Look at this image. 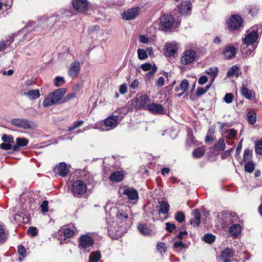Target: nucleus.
<instances>
[{"label": "nucleus", "instance_id": "e2e57ef3", "mask_svg": "<svg viewBox=\"0 0 262 262\" xmlns=\"http://www.w3.org/2000/svg\"><path fill=\"white\" fill-rule=\"evenodd\" d=\"M76 97V95L74 93H72L66 95L62 102L68 101L71 99H74Z\"/></svg>", "mask_w": 262, "mask_h": 262}, {"label": "nucleus", "instance_id": "5701e85b", "mask_svg": "<svg viewBox=\"0 0 262 262\" xmlns=\"http://www.w3.org/2000/svg\"><path fill=\"white\" fill-rule=\"evenodd\" d=\"M233 251L229 248H226L222 252V259L224 262H230L231 258L233 257Z\"/></svg>", "mask_w": 262, "mask_h": 262}, {"label": "nucleus", "instance_id": "052dcab7", "mask_svg": "<svg viewBox=\"0 0 262 262\" xmlns=\"http://www.w3.org/2000/svg\"><path fill=\"white\" fill-rule=\"evenodd\" d=\"M13 146L10 143H3L0 145V147L4 150L13 149Z\"/></svg>", "mask_w": 262, "mask_h": 262}, {"label": "nucleus", "instance_id": "c03bdc74", "mask_svg": "<svg viewBox=\"0 0 262 262\" xmlns=\"http://www.w3.org/2000/svg\"><path fill=\"white\" fill-rule=\"evenodd\" d=\"M116 217L120 221L125 222L128 219V215L126 213L118 211L116 214Z\"/></svg>", "mask_w": 262, "mask_h": 262}, {"label": "nucleus", "instance_id": "7c9ffc66", "mask_svg": "<svg viewBox=\"0 0 262 262\" xmlns=\"http://www.w3.org/2000/svg\"><path fill=\"white\" fill-rule=\"evenodd\" d=\"M206 73L210 75L212 78L211 82H212L218 74V69L217 67H211L207 69L205 71Z\"/></svg>", "mask_w": 262, "mask_h": 262}, {"label": "nucleus", "instance_id": "13d9d810", "mask_svg": "<svg viewBox=\"0 0 262 262\" xmlns=\"http://www.w3.org/2000/svg\"><path fill=\"white\" fill-rule=\"evenodd\" d=\"M165 79L163 77L160 76L158 78V80L156 82V84L159 87H161L164 85Z\"/></svg>", "mask_w": 262, "mask_h": 262}, {"label": "nucleus", "instance_id": "473e14b6", "mask_svg": "<svg viewBox=\"0 0 262 262\" xmlns=\"http://www.w3.org/2000/svg\"><path fill=\"white\" fill-rule=\"evenodd\" d=\"M239 68L236 66H233L228 71L227 76V77H231L235 76L238 77L239 76Z\"/></svg>", "mask_w": 262, "mask_h": 262}, {"label": "nucleus", "instance_id": "9b49d317", "mask_svg": "<svg viewBox=\"0 0 262 262\" xmlns=\"http://www.w3.org/2000/svg\"><path fill=\"white\" fill-rule=\"evenodd\" d=\"M12 124L17 127L23 129H29L33 126V123L32 122L25 119H14L11 120Z\"/></svg>", "mask_w": 262, "mask_h": 262}, {"label": "nucleus", "instance_id": "774afa93", "mask_svg": "<svg viewBox=\"0 0 262 262\" xmlns=\"http://www.w3.org/2000/svg\"><path fill=\"white\" fill-rule=\"evenodd\" d=\"M139 41L142 43H146L149 41V38L146 36L140 35L139 36Z\"/></svg>", "mask_w": 262, "mask_h": 262}, {"label": "nucleus", "instance_id": "1a4fd4ad", "mask_svg": "<svg viewBox=\"0 0 262 262\" xmlns=\"http://www.w3.org/2000/svg\"><path fill=\"white\" fill-rule=\"evenodd\" d=\"M70 170V166H68L64 162H60L54 168V172L56 174L65 177L67 176Z\"/></svg>", "mask_w": 262, "mask_h": 262}, {"label": "nucleus", "instance_id": "393cba45", "mask_svg": "<svg viewBox=\"0 0 262 262\" xmlns=\"http://www.w3.org/2000/svg\"><path fill=\"white\" fill-rule=\"evenodd\" d=\"M29 142L28 140L25 138H17L16 139V144L13 145V150H18L20 147L26 146Z\"/></svg>", "mask_w": 262, "mask_h": 262}, {"label": "nucleus", "instance_id": "6e6d98bb", "mask_svg": "<svg viewBox=\"0 0 262 262\" xmlns=\"http://www.w3.org/2000/svg\"><path fill=\"white\" fill-rule=\"evenodd\" d=\"M186 245L181 241L176 242L174 243V247L175 248H180L183 249L186 248Z\"/></svg>", "mask_w": 262, "mask_h": 262}, {"label": "nucleus", "instance_id": "f8f14e48", "mask_svg": "<svg viewBox=\"0 0 262 262\" xmlns=\"http://www.w3.org/2000/svg\"><path fill=\"white\" fill-rule=\"evenodd\" d=\"M123 194L130 201H137L139 199L138 192L133 187H125L123 189Z\"/></svg>", "mask_w": 262, "mask_h": 262}, {"label": "nucleus", "instance_id": "58836bf2", "mask_svg": "<svg viewBox=\"0 0 262 262\" xmlns=\"http://www.w3.org/2000/svg\"><path fill=\"white\" fill-rule=\"evenodd\" d=\"M101 257L100 253L98 251L92 252L90 255V262H98Z\"/></svg>", "mask_w": 262, "mask_h": 262}, {"label": "nucleus", "instance_id": "8fccbe9b", "mask_svg": "<svg viewBox=\"0 0 262 262\" xmlns=\"http://www.w3.org/2000/svg\"><path fill=\"white\" fill-rule=\"evenodd\" d=\"M175 219L179 223H182L185 220V215L182 212H178L176 213Z\"/></svg>", "mask_w": 262, "mask_h": 262}, {"label": "nucleus", "instance_id": "69168bd1", "mask_svg": "<svg viewBox=\"0 0 262 262\" xmlns=\"http://www.w3.org/2000/svg\"><path fill=\"white\" fill-rule=\"evenodd\" d=\"M233 150V148H231L229 149V150H227L225 151H224L222 155H221V158L222 159H225L227 158L228 157H229Z\"/></svg>", "mask_w": 262, "mask_h": 262}, {"label": "nucleus", "instance_id": "f3484780", "mask_svg": "<svg viewBox=\"0 0 262 262\" xmlns=\"http://www.w3.org/2000/svg\"><path fill=\"white\" fill-rule=\"evenodd\" d=\"M138 8H134L125 11L122 15V18L125 20L134 19L139 14Z\"/></svg>", "mask_w": 262, "mask_h": 262}, {"label": "nucleus", "instance_id": "e433bc0d", "mask_svg": "<svg viewBox=\"0 0 262 262\" xmlns=\"http://www.w3.org/2000/svg\"><path fill=\"white\" fill-rule=\"evenodd\" d=\"M215 236L212 234L207 233L202 237V240L208 244H211L215 241Z\"/></svg>", "mask_w": 262, "mask_h": 262}, {"label": "nucleus", "instance_id": "a19ab883", "mask_svg": "<svg viewBox=\"0 0 262 262\" xmlns=\"http://www.w3.org/2000/svg\"><path fill=\"white\" fill-rule=\"evenodd\" d=\"M138 57L140 60L146 59L148 57L147 51L142 49L137 50Z\"/></svg>", "mask_w": 262, "mask_h": 262}, {"label": "nucleus", "instance_id": "864d4df0", "mask_svg": "<svg viewBox=\"0 0 262 262\" xmlns=\"http://www.w3.org/2000/svg\"><path fill=\"white\" fill-rule=\"evenodd\" d=\"M83 123V121H81V120H80V121H76V122H75L74 123H73V125L70 127L68 129V130L69 131H72L74 129H75V128H77V127H79L80 126H81Z\"/></svg>", "mask_w": 262, "mask_h": 262}, {"label": "nucleus", "instance_id": "37998d69", "mask_svg": "<svg viewBox=\"0 0 262 262\" xmlns=\"http://www.w3.org/2000/svg\"><path fill=\"white\" fill-rule=\"evenodd\" d=\"M62 233L66 238H70L74 235V231L69 228H66L63 229Z\"/></svg>", "mask_w": 262, "mask_h": 262}, {"label": "nucleus", "instance_id": "72a5a7b5", "mask_svg": "<svg viewBox=\"0 0 262 262\" xmlns=\"http://www.w3.org/2000/svg\"><path fill=\"white\" fill-rule=\"evenodd\" d=\"M205 152V148L203 147H199L194 150L192 153V155L194 158H200L204 155Z\"/></svg>", "mask_w": 262, "mask_h": 262}, {"label": "nucleus", "instance_id": "3c124183", "mask_svg": "<svg viewBox=\"0 0 262 262\" xmlns=\"http://www.w3.org/2000/svg\"><path fill=\"white\" fill-rule=\"evenodd\" d=\"M252 156V152L249 149H246L244 151L243 159L244 161L250 160Z\"/></svg>", "mask_w": 262, "mask_h": 262}, {"label": "nucleus", "instance_id": "a211bd4d", "mask_svg": "<svg viewBox=\"0 0 262 262\" xmlns=\"http://www.w3.org/2000/svg\"><path fill=\"white\" fill-rule=\"evenodd\" d=\"M150 101V99L146 94L141 95L137 100L140 107L144 110L148 108Z\"/></svg>", "mask_w": 262, "mask_h": 262}, {"label": "nucleus", "instance_id": "f704fd0d", "mask_svg": "<svg viewBox=\"0 0 262 262\" xmlns=\"http://www.w3.org/2000/svg\"><path fill=\"white\" fill-rule=\"evenodd\" d=\"M169 206L168 204L164 201H162L160 204L159 213L166 214L169 211Z\"/></svg>", "mask_w": 262, "mask_h": 262}, {"label": "nucleus", "instance_id": "4468645a", "mask_svg": "<svg viewBox=\"0 0 262 262\" xmlns=\"http://www.w3.org/2000/svg\"><path fill=\"white\" fill-rule=\"evenodd\" d=\"M72 3L74 9L80 12L85 11L88 7L86 0H73Z\"/></svg>", "mask_w": 262, "mask_h": 262}, {"label": "nucleus", "instance_id": "5fc2aeb1", "mask_svg": "<svg viewBox=\"0 0 262 262\" xmlns=\"http://www.w3.org/2000/svg\"><path fill=\"white\" fill-rule=\"evenodd\" d=\"M153 66L151 63L147 62L141 64V68L144 71H150Z\"/></svg>", "mask_w": 262, "mask_h": 262}, {"label": "nucleus", "instance_id": "aec40b11", "mask_svg": "<svg viewBox=\"0 0 262 262\" xmlns=\"http://www.w3.org/2000/svg\"><path fill=\"white\" fill-rule=\"evenodd\" d=\"M189 87V82L187 79H183L179 86L175 88L174 91L176 92L180 91L181 92L177 94V96L180 97L182 96L184 93L188 90Z\"/></svg>", "mask_w": 262, "mask_h": 262}, {"label": "nucleus", "instance_id": "a878e982", "mask_svg": "<svg viewBox=\"0 0 262 262\" xmlns=\"http://www.w3.org/2000/svg\"><path fill=\"white\" fill-rule=\"evenodd\" d=\"M192 214L193 216V218L190 220V223L193 226H198L200 223L201 217V214L199 209H195L193 211Z\"/></svg>", "mask_w": 262, "mask_h": 262}, {"label": "nucleus", "instance_id": "423d86ee", "mask_svg": "<svg viewBox=\"0 0 262 262\" xmlns=\"http://www.w3.org/2000/svg\"><path fill=\"white\" fill-rule=\"evenodd\" d=\"M174 19L171 15L164 14L159 19V29L166 31L172 27Z\"/></svg>", "mask_w": 262, "mask_h": 262}, {"label": "nucleus", "instance_id": "f257e3e1", "mask_svg": "<svg viewBox=\"0 0 262 262\" xmlns=\"http://www.w3.org/2000/svg\"><path fill=\"white\" fill-rule=\"evenodd\" d=\"M66 93V89H58L45 98L42 103L44 107H47L59 102Z\"/></svg>", "mask_w": 262, "mask_h": 262}, {"label": "nucleus", "instance_id": "0eeeda50", "mask_svg": "<svg viewBox=\"0 0 262 262\" xmlns=\"http://www.w3.org/2000/svg\"><path fill=\"white\" fill-rule=\"evenodd\" d=\"M243 21L242 17L237 15H232L227 21L228 28L230 30H236L243 27Z\"/></svg>", "mask_w": 262, "mask_h": 262}, {"label": "nucleus", "instance_id": "a18cd8bd", "mask_svg": "<svg viewBox=\"0 0 262 262\" xmlns=\"http://www.w3.org/2000/svg\"><path fill=\"white\" fill-rule=\"evenodd\" d=\"M65 83V80L63 77L57 76L54 79V85L56 86H60Z\"/></svg>", "mask_w": 262, "mask_h": 262}, {"label": "nucleus", "instance_id": "9d476101", "mask_svg": "<svg viewBox=\"0 0 262 262\" xmlns=\"http://www.w3.org/2000/svg\"><path fill=\"white\" fill-rule=\"evenodd\" d=\"M195 52L192 50H188L185 51L181 58V61L183 64L186 65L191 63L195 59Z\"/></svg>", "mask_w": 262, "mask_h": 262}, {"label": "nucleus", "instance_id": "c756f323", "mask_svg": "<svg viewBox=\"0 0 262 262\" xmlns=\"http://www.w3.org/2000/svg\"><path fill=\"white\" fill-rule=\"evenodd\" d=\"M138 228L139 232L143 235H148L151 234L152 231L145 224H139Z\"/></svg>", "mask_w": 262, "mask_h": 262}, {"label": "nucleus", "instance_id": "0e129e2a", "mask_svg": "<svg viewBox=\"0 0 262 262\" xmlns=\"http://www.w3.org/2000/svg\"><path fill=\"white\" fill-rule=\"evenodd\" d=\"M176 226L174 224L170 223H166V229L169 232H172L176 228Z\"/></svg>", "mask_w": 262, "mask_h": 262}, {"label": "nucleus", "instance_id": "49530a36", "mask_svg": "<svg viewBox=\"0 0 262 262\" xmlns=\"http://www.w3.org/2000/svg\"><path fill=\"white\" fill-rule=\"evenodd\" d=\"M254 169V165L253 162L249 161L245 164V169L247 172L251 173L253 171Z\"/></svg>", "mask_w": 262, "mask_h": 262}, {"label": "nucleus", "instance_id": "dca6fc26", "mask_svg": "<svg viewBox=\"0 0 262 262\" xmlns=\"http://www.w3.org/2000/svg\"><path fill=\"white\" fill-rule=\"evenodd\" d=\"M177 49L175 42L167 43L164 48V54L167 57L173 56Z\"/></svg>", "mask_w": 262, "mask_h": 262}, {"label": "nucleus", "instance_id": "4be33fe9", "mask_svg": "<svg viewBox=\"0 0 262 262\" xmlns=\"http://www.w3.org/2000/svg\"><path fill=\"white\" fill-rule=\"evenodd\" d=\"M241 93L243 96L248 99L251 100L255 98L254 92L245 86H243L242 87L241 89Z\"/></svg>", "mask_w": 262, "mask_h": 262}, {"label": "nucleus", "instance_id": "de8ad7c7", "mask_svg": "<svg viewBox=\"0 0 262 262\" xmlns=\"http://www.w3.org/2000/svg\"><path fill=\"white\" fill-rule=\"evenodd\" d=\"M236 131L232 128L227 132V135H225V137L228 139H233L236 137Z\"/></svg>", "mask_w": 262, "mask_h": 262}, {"label": "nucleus", "instance_id": "603ef678", "mask_svg": "<svg viewBox=\"0 0 262 262\" xmlns=\"http://www.w3.org/2000/svg\"><path fill=\"white\" fill-rule=\"evenodd\" d=\"M233 95L232 93H227L224 97V101L227 103H231L233 99Z\"/></svg>", "mask_w": 262, "mask_h": 262}, {"label": "nucleus", "instance_id": "79ce46f5", "mask_svg": "<svg viewBox=\"0 0 262 262\" xmlns=\"http://www.w3.org/2000/svg\"><path fill=\"white\" fill-rule=\"evenodd\" d=\"M156 249L160 253H165L167 250L166 244L164 242H158L157 244Z\"/></svg>", "mask_w": 262, "mask_h": 262}, {"label": "nucleus", "instance_id": "bf43d9fd", "mask_svg": "<svg viewBox=\"0 0 262 262\" xmlns=\"http://www.w3.org/2000/svg\"><path fill=\"white\" fill-rule=\"evenodd\" d=\"M42 212H47L48 211V202L46 200L43 201L40 205Z\"/></svg>", "mask_w": 262, "mask_h": 262}, {"label": "nucleus", "instance_id": "338daca9", "mask_svg": "<svg viewBox=\"0 0 262 262\" xmlns=\"http://www.w3.org/2000/svg\"><path fill=\"white\" fill-rule=\"evenodd\" d=\"M28 232L33 236H35L37 234V229L34 227H30L28 229Z\"/></svg>", "mask_w": 262, "mask_h": 262}, {"label": "nucleus", "instance_id": "2eb2a0df", "mask_svg": "<svg viewBox=\"0 0 262 262\" xmlns=\"http://www.w3.org/2000/svg\"><path fill=\"white\" fill-rule=\"evenodd\" d=\"M147 110L154 114H164L165 113V111L161 104L151 103Z\"/></svg>", "mask_w": 262, "mask_h": 262}, {"label": "nucleus", "instance_id": "7ed1b4c3", "mask_svg": "<svg viewBox=\"0 0 262 262\" xmlns=\"http://www.w3.org/2000/svg\"><path fill=\"white\" fill-rule=\"evenodd\" d=\"M87 191V186L82 180H76L73 182L71 187V192L76 198H80Z\"/></svg>", "mask_w": 262, "mask_h": 262}, {"label": "nucleus", "instance_id": "b1692460", "mask_svg": "<svg viewBox=\"0 0 262 262\" xmlns=\"http://www.w3.org/2000/svg\"><path fill=\"white\" fill-rule=\"evenodd\" d=\"M124 178V173L122 171H116L113 172L110 176V179L111 181L114 182H119L121 181Z\"/></svg>", "mask_w": 262, "mask_h": 262}, {"label": "nucleus", "instance_id": "39448f33", "mask_svg": "<svg viewBox=\"0 0 262 262\" xmlns=\"http://www.w3.org/2000/svg\"><path fill=\"white\" fill-rule=\"evenodd\" d=\"M78 247L83 252H89L90 247H92L94 244V240L93 238L87 235H82L79 238Z\"/></svg>", "mask_w": 262, "mask_h": 262}, {"label": "nucleus", "instance_id": "c85d7f7f", "mask_svg": "<svg viewBox=\"0 0 262 262\" xmlns=\"http://www.w3.org/2000/svg\"><path fill=\"white\" fill-rule=\"evenodd\" d=\"M9 237V232L4 227L0 225V244H4Z\"/></svg>", "mask_w": 262, "mask_h": 262}, {"label": "nucleus", "instance_id": "ea45409f", "mask_svg": "<svg viewBox=\"0 0 262 262\" xmlns=\"http://www.w3.org/2000/svg\"><path fill=\"white\" fill-rule=\"evenodd\" d=\"M248 121L251 124H254L256 121V115L254 112L250 111L247 114Z\"/></svg>", "mask_w": 262, "mask_h": 262}, {"label": "nucleus", "instance_id": "f03ea898", "mask_svg": "<svg viewBox=\"0 0 262 262\" xmlns=\"http://www.w3.org/2000/svg\"><path fill=\"white\" fill-rule=\"evenodd\" d=\"M260 29L259 26H255L251 28L246 32V35L243 39L244 45L242 47V51L244 53L245 46H248L253 45L256 42L258 36V31Z\"/></svg>", "mask_w": 262, "mask_h": 262}, {"label": "nucleus", "instance_id": "c9c22d12", "mask_svg": "<svg viewBox=\"0 0 262 262\" xmlns=\"http://www.w3.org/2000/svg\"><path fill=\"white\" fill-rule=\"evenodd\" d=\"M225 147L226 144L223 138L220 139L214 145V149L217 151L223 150L225 149Z\"/></svg>", "mask_w": 262, "mask_h": 262}, {"label": "nucleus", "instance_id": "ddd939ff", "mask_svg": "<svg viewBox=\"0 0 262 262\" xmlns=\"http://www.w3.org/2000/svg\"><path fill=\"white\" fill-rule=\"evenodd\" d=\"M80 69L81 65L79 61L76 60L72 62L68 70L69 76L72 78L77 77Z\"/></svg>", "mask_w": 262, "mask_h": 262}, {"label": "nucleus", "instance_id": "bb28decb", "mask_svg": "<svg viewBox=\"0 0 262 262\" xmlns=\"http://www.w3.org/2000/svg\"><path fill=\"white\" fill-rule=\"evenodd\" d=\"M229 232L234 237H236L241 232V227L238 224L232 225L229 229Z\"/></svg>", "mask_w": 262, "mask_h": 262}, {"label": "nucleus", "instance_id": "09e8293b", "mask_svg": "<svg viewBox=\"0 0 262 262\" xmlns=\"http://www.w3.org/2000/svg\"><path fill=\"white\" fill-rule=\"evenodd\" d=\"M209 87L210 85L206 86L205 88H198L196 91L197 96H200L204 94L208 91Z\"/></svg>", "mask_w": 262, "mask_h": 262}, {"label": "nucleus", "instance_id": "2f4dec72", "mask_svg": "<svg viewBox=\"0 0 262 262\" xmlns=\"http://www.w3.org/2000/svg\"><path fill=\"white\" fill-rule=\"evenodd\" d=\"M157 71V67L155 64L153 65L151 70L145 75V80L146 81H150L154 79V75Z\"/></svg>", "mask_w": 262, "mask_h": 262}, {"label": "nucleus", "instance_id": "4c0bfd02", "mask_svg": "<svg viewBox=\"0 0 262 262\" xmlns=\"http://www.w3.org/2000/svg\"><path fill=\"white\" fill-rule=\"evenodd\" d=\"M255 151L257 155H262V139L255 141Z\"/></svg>", "mask_w": 262, "mask_h": 262}, {"label": "nucleus", "instance_id": "cd10ccee", "mask_svg": "<svg viewBox=\"0 0 262 262\" xmlns=\"http://www.w3.org/2000/svg\"><path fill=\"white\" fill-rule=\"evenodd\" d=\"M236 49L233 47H226L223 52L224 56L227 59H230L235 56Z\"/></svg>", "mask_w": 262, "mask_h": 262}, {"label": "nucleus", "instance_id": "4d7b16f0", "mask_svg": "<svg viewBox=\"0 0 262 262\" xmlns=\"http://www.w3.org/2000/svg\"><path fill=\"white\" fill-rule=\"evenodd\" d=\"M2 140L4 142H8V143L13 142V138L10 135H4L2 137Z\"/></svg>", "mask_w": 262, "mask_h": 262}, {"label": "nucleus", "instance_id": "6e6552de", "mask_svg": "<svg viewBox=\"0 0 262 262\" xmlns=\"http://www.w3.org/2000/svg\"><path fill=\"white\" fill-rule=\"evenodd\" d=\"M119 122V117L117 116H111L104 120L105 130H109L115 128Z\"/></svg>", "mask_w": 262, "mask_h": 262}, {"label": "nucleus", "instance_id": "6ab92c4d", "mask_svg": "<svg viewBox=\"0 0 262 262\" xmlns=\"http://www.w3.org/2000/svg\"><path fill=\"white\" fill-rule=\"evenodd\" d=\"M191 9V5L189 1H184L178 6V11L182 15L187 14Z\"/></svg>", "mask_w": 262, "mask_h": 262}, {"label": "nucleus", "instance_id": "680f3d73", "mask_svg": "<svg viewBox=\"0 0 262 262\" xmlns=\"http://www.w3.org/2000/svg\"><path fill=\"white\" fill-rule=\"evenodd\" d=\"M17 251L20 256L23 257L26 256V250L23 246H19L18 247Z\"/></svg>", "mask_w": 262, "mask_h": 262}, {"label": "nucleus", "instance_id": "412c9836", "mask_svg": "<svg viewBox=\"0 0 262 262\" xmlns=\"http://www.w3.org/2000/svg\"><path fill=\"white\" fill-rule=\"evenodd\" d=\"M23 95L31 100H33L40 97V92L38 89L30 90L24 92Z\"/></svg>", "mask_w": 262, "mask_h": 262}, {"label": "nucleus", "instance_id": "20e7f679", "mask_svg": "<svg viewBox=\"0 0 262 262\" xmlns=\"http://www.w3.org/2000/svg\"><path fill=\"white\" fill-rule=\"evenodd\" d=\"M34 24V23L29 22L28 24L26 26V27L24 28L21 31H20L17 34H14L12 35L11 36L9 37V39L6 41L2 40L0 41V52L4 50L7 46L10 45L14 40V36H21L23 34V39H24L25 35L24 34V32L28 30L30 32L33 31L34 30L33 29H29L30 26Z\"/></svg>", "mask_w": 262, "mask_h": 262}]
</instances>
